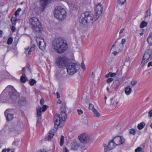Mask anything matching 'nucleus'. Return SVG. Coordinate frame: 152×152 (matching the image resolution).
Returning a JSON list of instances; mask_svg holds the SVG:
<instances>
[{
    "mask_svg": "<svg viewBox=\"0 0 152 152\" xmlns=\"http://www.w3.org/2000/svg\"><path fill=\"white\" fill-rule=\"evenodd\" d=\"M15 17H12L11 19V20L12 24H14L15 23Z\"/></svg>",
    "mask_w": 152,
    "mask_h": 152,
    "instance_id": "43",
    "label": "nucleus"
},
{
    "mask_svg": "<svg viewBox=\"0 0 152 152\" xmlns=\"http://www.w3.org/2000/svg\"><path fill=\"white\" fill-rule=\"evenodd\" d=\"M130 57H127L126 58V61L127 62L129 61L130 60Z\"/></svg>",
    "mask_w": 152,
    "mask_h": 152,
    "instance_id": "60",
    "label": "nucleus"
},
{
    "mask_svg": "<svg viewBox=\"0 0 152 152\" xmlns=\"http://www.w3.org/2000/svg\"><path fill=\"white\" fill-rule=\"evenodd\" d=\"M36 41L40 49L42 50H45L46 44L43 38L37 37L36 39Z\"/></svg>",
    "mask_w": 152,
    "mask_h": 152,
    "instance_id": "9",
    "label": "nucleus"
},
{
    "mask_svg": "<svg viewBox=\"0 0 152 152\" xmlns=\"http://www.w3.org/2000/svg\"><path fill=\"white\" fill-rule=\"evenodd\" d=\"M147 23L145 21H142L140 25V27L143 28L147 26Z\"/></svg>",
    "mask_w": 152,
    "mask_h": 152,
    "instance_id": "29",
    "label": "nucleus"
},
{
    "mask_svg": "<svg viewBox=\"0 0 152 152\" xmlns=\"http://www.w3.org/2000/svg\"><path fill=\"white\" fill-rule=\"evenodd\" d=\"M152 34H150L149 36L148 37L147 39V41L149 44L150 45H152Z\"/></svg>",
    "mask_w": 152,
    "mask_h": 152,
    "instance_id": "26",
    "label": "nucleus"
},
{
    "mask_svg": "<svg viewBox=\"0 0 152 152\" xmlns=\"http://www.w3.org/2000/svg\"><path fill=\"white\" fill-rule=\"evenodd\" d=\"M150 66H152V61L149 62L148 64V67H149Z\"/></svg>",
    "mask_w": 152,
    "mask_h": 152,
    "instance_id": "53",
    "label": "nucleus"
},
{
    "mask_svg": "<svg viewBox=\"0 0 152 152\" xmlns=\"http://www.w3.org/2000/svg\"><path fill=\"white\" fill-rule=\"evenodd\" d=\"M89 108L90 110H94V109H95L94 107V105L91 104H89Z\"/></svg>",
    "mask_w": 152,
    "mask_h": 152,
    "instance_id": "37",
    "label": "nucleus"
},
{
    "mask_svg": "<svg viewBox=\"0 0 152 152\" xmlns=\"http://www.w3.org/2000/svg\"><path fill=\"white\" fill-rule=\"evenodd\" d=\"M48 107V106L45 105H43L42 107V111L44 112Z\"/></svg>",
    "mask_w": 152,
    "mask_h": 152,
    "instance_id": "36",
    "label": "nucleus"
},
{
    "mask_svg": "<svg viewBox=\"0 0 152 152\" xmlns=\"http://www.w3.org/2000/svg\"><path fill=\"white\" fill-rule=\"evenodd\" d=\"M19 15V12L16 11L15 13V15L17 17Z\"/></svg>",
    "mask_w": 152,
    "mask_h": 152,
    "instance_id": "59",
    "label": "nucleus"
},
{
    "mask_svg": "<svg viewBox=\"0 0 152 152\" xmlns=\"http://www.w3.org/2000/svg\"><path fill=\"white\" fill-rule=\"evenodd\" d=\"M116 145H119L123 144L125 140L122 136H118L115 137L113 139Z\"/></svg>",
    "mask_w": 152,
    "mask_h": 152,
    "instance_id": "10",
    "label": "nucleus"
},
{
    "mask_svg": "<svg viewBox=\"0 0 152 152\" xmlns=\"http://www.w3.org/2000/svg\"><path fill=\"white\" fill-rule=\"evenodd\" d=\"M22 71L23 73L25 74V69L24 67L23 68Z\"/></svg>",
    "mask_w": 152,
    "mask_h": 152,
    "instance_id": "61",
    "label": "nucleus"
},
{
    "mask_svg": "<svg viewBox=\"0 0 152 152\" xmlns=\"http://www.w3.org/2000/svg\"><path fill=\"white\" fill-rule=\"evenodd\" d=\"M57 102H58V103L59 104H60L61 103V101L59 99L58 100Z\"/></svg>",
    "mask_w": 152,
    "mask_h": 152,
    "instance_id": "63",
    "label": "nucleus"
},
{
    "mask_svg": "<svg viewBox=\"0 0 152 152\" xmlns=\"http://www.w3.org/2000/svg\"><path fill=\"white\" fill-rule=\"evenodd\" d=\"M25 53L26 55H28V52L29 50V48H25Z\"/></svg>",
    "mask_w": 152,
    "mask_h": 152,
    "instance_id": "44",
    "label": "nucleus"
},
{
    "mask_svg": "<svg viewBox=\"0 0 152 152\" xmlns=\"http://www.w3.org/2000/svg\"><path fill=\"white\" fill-rule=\"evenodd\" d=\"M126 2V0H118V3L121 5H123Z\"/></svg>",
    "mask_w": 152,
    "mask_h": 152,
    "instance_id": "31",
    "label": "nucleus"
},
{
    "mask_svg": "<svg viewBox=\"0 0 152 152\" xmlns=\"http://www.w3.org/2000/svg\"><path fill=\"white\" fill-rule=\"evenodd\" d=\"M104 151L105 152H107L108 149H109L108 148V145H107L105 144H104Z\"/></svg>",
    "mask_w": 152,
    "mask_h": 152,
    "instance_id": "38",
    "label": "nucleus"
},
{
    "mask_svg": "<svg viewBox=\"0 0 152 152\" xmlns=\"http://www.w3.org/2000/svg\"><path fill=\"white\" fill-rule=\"evenodd\" d=\"M114 80L113 79V78H108L107 81V82L108 83H110L112 82Z\"/></svg>",
    "mask_w": 152,
    "mask_h": 152,
    "instance_id": "39",
    "label": "nucleus"
},
{
    "mask_svg": "<svg viewBox=\"0 0 152 152\" xmlns=\"http://www.w3.org/2000/svg\"><path fill=\"white\" fill-rule=\"evenodd\" d=\"M2 34H3V31L1 30H0V37H2Z\"/></svg>",
    "mask_w": 152,
    "mask_h": 152,
    "instance_id": "62",
    "label": "nucleus"
},
{
    "mask_svg": "<svg viewBox=\"0 0 152 152\" xmlns=\"http://www.w3.org/2000/svg\"><path fill=\"white\" fill-rule=\"evenodd\" d=\"M110 75L111 77H114L116 75L115 73H111L110 72Z\"/></svg>",
    "mask_w": 152,
    "mask_h": 152,
    "instance_id": "49",
    "label": "nucleus"
},
{
    "mask_svg": "<svg viewBox=\"0 0 152 152\" xmlns=\"http://www.w3.org/2000/svg\"><path fill=\"white\" fill-rule=\"evenodd\" d=\"M9 110H7L4 112L5 116L8 121L11 120L13 118V115L11 113H8Z\"/></svg>",
    "mask_w": 152,
    "mask_h": 152,
    "instance_id": "15",
    "label": "nucleus"
},
{
    "mask_svg": "<svg viewBox=\"0 0 152 152\" xmlns=\"http://www.w3.org/2000/svg\"><path fill=\"white\" fill-rule=\"evenodd\" d=\"M18 141L15 140L13 142L12 144L16 146H17L18 145Z\"/></svg>",
    "mask_w": 152,
    "mask_h": 152,
    "instance_id": "48",
    "label": "nucleus"
},
{
    "mask_svg": "<svg viewBox=\"0 0 152 152\" xmlns=\"http://www.w3.org/2000/svg\"><path fill=\"white\" fill-rule=\"evenodd\" d=\"M111 105L113 106H116L117 104L119 102V101L117 100L115 98H112L111 99Z\"/></svg>",
    "mask_w": 152,
    "mask_h": 152,
    "instance_id": "18",
    "label": "nucleus"
},
{
    "mask_svg": "<svg viewBox=\"0 0 152 152\" xmlns=\"http://www.w3.org/2000/svg\"><path fill=\"white\" fill-rule=\"evenodd\" d=\"M36 83V81L34 79H31L29 81V83L31 86H33Z\"/></svg>",
    "mask_w": 152,
    "mask_h": 152,
    "instance_id": "27",
    "label": "nucleus"
},
{
    "mask_svg": "<svg viewBox=\"0 0 152 152\" xmlns=\"http://www.w3.org/2000/svg\"><path fill=\"white\" fill-rule=\"evenodd\" d=\"M11 29L12 32H14L15 30V28L14 26H12L11 27Z\"/></svg>",
    "mask_w": 152,
    "mask_h": 152,
    "instance_id": "47",
    "label": "nucleus"
},
{
    "mask_svg": "<svg viewBox=\"0 0 152 152\" xmlns=\"http://www.w3.org/2000/svg\"><path fill=\"white\" fill-rule=\"evenodd\" d=\"M102 7L100 4L96 5L95 8V11L96 13V16L99 18L102 13Z\"/></svg>",
    "mask_w": 152,
    "mask_h": 152,
    "instance_id": "12",
    "label": "nucleus"
},
{
    "mask_svg": "<svg viewBox=\"0 0 152 152\" xmlns=\"http://www.w3.org/2000/svg\"><path fill=\"white\" fill-rule=\"evenodd\" d=\"M80 146V143L76 142H73L71 144V149L74 151L77 150Z\"/></svg>",
    "mask_w": 152,
    "mask_h": 152,
    "instance_id": "14",
    "label": "nucleus"
},
{
    "mask_svg": "<svg viewBox=\"0 0 152 152\" xmlns=\"http://www.w3.org/2000/svg\"><path fill=\"white\" fill-rule=\"evenodd\" d=\"M68 74L72 75L76 73L80 69V65L75 63H68L66 65Z\"/></svg>",
    "mask_w": 152,
    "mask_h": 152,
    "instance_id": "6",
    "label": "nucleus"
},
{
    "mask_svg": "<svg viewBox=\"0 0 152 152\" xmlns=\"http://www.w3.org/2000/svg\"><path fill=\"white\" fill-rule=\"evenodd\" d=\"M124 30V28H122L120 31L119 34H121L122 33H123V31Z\"/></svg>",
    "mask_w": 152,
    "mask_h": 152,
    "instance_id": "58",
    "label": "nucleus"
},
{
    "mask_svg": "<svg viewBox=\"0 0 152 152\" xmlns=\"http://www.w3.org/2000/svg\"><path fill=\"white\" fill-rule=\"evenodd\" d=\"M22 124L20 123H18L16 126L10 127L9 129V131L15 135H16L20 133L21 129Z\"/></svg>",
    "mask_w": 152,
    "mask_h": 152,
    "instance_id": "8",
    "label": "nucleus"
},
{
    "mask_svg": "<svg viewBox=\"0 0 152 152\" xmlns=\"http://www.w3.org/2000/svg\"><path fill=\"white\" fill-rule=\"evenodd\" d=\"M81 67L84 70H85L86 69L84 63L82 62L81 64Z\"/></svg>",
    "mask_w": 152,
    "mask_h": 152,
    "instance_id": "40",
    "label": "nucleus"
},
{
    "mask_svg": "<svg viewBox=\"0 0 152 152\" xmlns=\"http://www.w3.org/2000/svg\"><path fill=\"white\" fill-rule=\"evenodd\" d=\"M65 10L61 7L58 6L55 7L54 10V15L55 17L59 20L64 19L66 16Z\"/></svg>",
    "mask_w": 152,
    "mask_h": 152,
    "instance_id": "5",
    "label": "nucleus"
},
{
    "mask_svg": "<svg viewBox=\"0 0 152 152\" xmlns=\"http://www.w3.org/2000/svg\"><path fill=\"white\" fill-rule=\"evenodd\" d=\"M98 18L96 16L94 18V15L91 12L86 11L81 14L79 20L83 25L86 26L92 25L94 22L96 21Z\"/></svg>",
    "mask_w": 152,
    "mask_h": 152,
    "instance_id": "1",
    "label": "nucleus"
},
{
    "mask_svg": "<svg viewBox=\"0 0 152 152\" xmlns=\"http://www.w3.org/2000/svg\"><path fill=\"white\" fill-rule=\"evenodd\" d=\"M93 111L94 113V116L95 117H98L100 116V113L96 109H94Z\"/></svg>",
    "mask_w": 152,
    "mask_h": 152,
    "instance_id": "23",
    "label": "nucleus"
},
{
    "mask_svg": "<svg viewBox=\"0 0 152 152\" xmlns=\"http://www.w3.org/2000/svg\"><path fill=\"white\" fill-rule=\"evenodd\" d=\"M57 66L60 68H62L66 66L68 63L67 59L63 56L58 57L56 60Z\"/></svg>",
    "mask_w": 152,
    "mask_h": 152,
    "instance_id": "7",
    "label": "nucleus"
},
{
    "mask_svg": "<svg viewBox=\"0 0 152 152\" xmlns=\"http://www.w3.org/2000/svg\"><path fill=\"white\" fill-rule=\"evenodd\" d=\"M53 48L58 53H63L67 48V44L61 38L56 39L53 43Z\"/></svg>",
    "mask_w": 152,
    "mask_h": 152,
    "instance_id": "2",
    "label": "nucleus"
},
{
    "mask_svg": "<svg viewBox=\"0 0 152 152\" xmlns=\"http://www.w3.org/2000/svg\"><path fill=\"white\" fill-rule=\"evenodd\" d=\"M64 137L63 135H61L60 138V145L61 146H62L64 143Z\"/></svg>",
    "mask_w": 152,
    "mask_h": 152,
    "instance_id": "30",
    "label": "nucleus"
},
{
    "mask_svg": "<svg viewBox=\"0 0 152 152\" xmlns=\"http://www.w3.org/2000/svg\"><path fill=\"white\" fill-rule=\"evenodd\" d=\"M21 10V8H19L16 11L18 12H19Z\"/></svg>",
    "mask_w": 152,
    "mask_h": 152,
    "instance_id": "64",
    "label": "nucleus"
},
{
    "mask_svg": "<svg viewBox=\"0 0 152 152\" xmlns=\"http://www.w3.org/2000/svg\"><path fill=\"white\" fill-rule=\"evenodd\" d=\"M126 42V40L125 39H122L121 40V43L122 45L124 44Z\"/></svg>",
    "mask_w": 152,
    "mask_h": 152,
    "instance_id": "54",
    "label": "nucleus"
},
{
    "mask_svg": "<svg viewBox=\"0 0 152 152\" xmlns=\"http://www.w3.org/2000/svg\"><path fill=\"white\" fill-rule=\"evenodd\" d=\"M35 45H33L31 47L30 49L29 48V50L28 52V55L31 54V52L35 50Z\"/></svg>",
    "mask_w": 152,
    "mask_h": 152,
    "instance_id": "28",
    "label": "nucleus"
},
{
    "mask_svg": "<svg viewBox=\"0 0 152 152\" xmlns=\"http://www.w3.org/2000/svg\"><path fill=\"white\" fill-rule=\"evenodd\" d=\"M148 116L150 117H152V109L149 112Z\"/></svg>",
    "mask_w": 152,
    "mask_h": 152,
    "instance_id": "45",
    "label": "nucleus"
},
{
    "mask_svg": "<svg viewBox=\"0 0 152 152\" xmlns=\"http://www.w3.org/2000/svg\"><path fill=\"white\" fill-rule=\"evenodd\" d=\"M90 77H91V78L92 79H94V77H95V75L94 74L93 72H92V74L90 75Z\"/></svg>",
    "mask_w": 152,
    "mask_h": 152,
    "instance_id": "51",
    "label": "nucleus"
},
{
    "mask_svg": "<svg viewBox=\"0 0 152 152\" xmlns=\"http://www.w3.org/2000/svg\"><path fill=\"white\" fill-rule=\"evenodd\" d=\"M87 135L86 134H83L79 136V139L81 143H84L87 140Z\"/></svg>",
    "mask_w": 152,
    "mask_h": 152,
    "instance_id": "16",
    "label": "nucleus"
},
{
    "mask_svg": "<svg viewBox=\"0 0 152 152\" xmlns=\"http://www.w3.org/2000/svg\"><path fill=\"white\" fill-rule=\"evenodd\" d=\"M69 151L67 149V148L65 147L63 150V152H69Z\"/></svg>",
    "mask_w": 152,
    "mask_h": 152,
    "instance_id": "52",
    "label": "nucleus"
},
{
    "mask_svg": "<svg viewBox=\"0 0 152 152\" xmlns=\"http://www.w3.org/2000/svg\"><path fill=\"white\" fill-rule=\"evenodd\" d=\"M145 124L144 122H142L138 125L137 128L138 129L141 130L145 126Z\"/></svg>",
    "mask_w": 152,
    "mask_h": 152,
    "instance_id": "25",
    "label": "nucleus"
},
{
    "mask_svg": "<svg viewBox=\"0 0 152 152\" xmlns=\"http://www.w3.org/2000/svg\"><path fill=\"white\" fill-rule=\"evenodd\" d=\"M56 94L57 95V97L58 98H59L60 97V94L58 92H57L56 93Z\"/></svg>",
    "mask_w": 152,
    "mask_h": 152,
    "instance_id": "56",
    "label": "nucleus"
},
{
    "mask_svg": "<svg viewBox=\"0 0 152 152\" xmlns=\"http://www.w3.org/2000/svg\"><path fill=\"white\" fill-rule=\"evenodd\" d=\"M135 152H143L142 149L140 147H138L135 149Z\"/></svg>",
    "mask_w": 152,
    "mask_h": 152,
    "instance_id": "34",
    "label": "nucleus"
},
{
    "mask_svg": "<svg viewBox=\"0 0 152 152\" xmlns=\"http://www.w3.org/2000/svg\"><path fill=\"white\" fill-rule=\"evenodd\" d=\"M116 145L113 140H112L108 143V148H109V150H111L114 148Z\"/></svg>",
    "mask_w": 152,
    "mask_h": 152,
    "instance_id": "17",
    "label": "nucleus"
},
{
    "mask_svg": "<svg viewBox=\"0 0 152 152\" xmlns=\"http://www.w3.org/2000/svg\"><path fill=\"white\" fill-rule=\"evenodd\" d=\"M48 134V140H50L53 137L54 135V133L52 131L50 130Z\"/></svg>",
    "mask_w": 152,
    "mask_h": 152,
    "instance_id": "21",
    "label": "nucleus"
},
{
    "mask_svg": "<svg viewBox=\"0 0 152 152\" xmlns=\"http://www.w3.org/2000/svg\"><path fill=\"white\" fill-rule=\"evenodd\" d=\"M137 83V81L136 80L132 81H131V85L134 86Z\"/></svg>",
    "mask_w": 152,
    "mask_h": 152,
    "instance_id": "41",
    "label": "nucleus"
},
{
    "mask_svg": "<svg viewBox=\"0 0 152 152\" xmlns=\"http://www.w3.org/2000/svg\"><path fill=\"white\" fill-rule=\"evenodd\" d=\"M37 152H47V151L44 149L41 150L40 151H39Z\"/></svg>",
    "mask_w": 152,
    "mask_h": 152,
    "instance_id": "57",
    "label": "nucleus"
},
{
    "mask_svg": "<svg viewBox=\"0 0 152 152\" xmlns=\"http://www.w3.org/2000/svg\"><path fill=\"white\" fill-rule=\"evenodd\" d=\"M110 72H109L108 74H107L105 76V78H108V77H111V76H110Z\"/></svg>",
    "mask_w": 152,
    "mask_h": 152,
    "instance_id": "55",
    "label": "nucleus"
},
{
    "mask_svg": "<svg viewBox=\"0 0 152 152\" xmlns=\"http://www.w3.org/2000/svg\"><path fill=\"white\" fill-rule=\"evenodd\" d=\"M66 107L65 104H62L60 108V114H57V118L56 119L54 123V128L55 129H57L59 126L61 127L60 123L62 121H65L67 118Z\"/></svg>",
    "mask_w": 152,
    "mask_h": 152,
    "instance_id": "3",
    "label": "nucleus"
},
{
    "mask_svg": "<svg viewBox=\"0 0 152 152\" xmlns=\"http://www.w3.org/2000/svg\"><path fill=\"white\" fill-rule=\"evenodd\" d=\"M44 100L43 99H42L40 101V104L41 105H43L44 103Z\"/></svg>",
    "mask_w": 152,
    "mask_h": 152,
    "instance_id": "46",
    "label": "nucleus"
},
{
    "mask_svg": "<svg viewBox=\"0 0 152 152\" xmlns=\"http://www.w3.org/2000/svg\"><path fill=\"white\" fill-rule=\"evenodd\" d=\"M77 111L78 114L80 115L82 114L83 113V111L81 110L78 109Z\"/></svg>",
    "mask_w": 152,
    "mask_h": 152,
    "instance_id": "42",
    "label": "nucleus"
},
{
    "mask_svg": "<svg viewBox=\"0 0 152 152\" xmlns=\"http://www.w3.org/2000/svg\"><path fill=\"white\" fill-rule=\"evenodd\" d=\"M151 50H148L147 52L145 53L142 60V64H145L148 62L149 59L151 57Z\"/></svg>",
    "mask_w": 152,
    "mask_h": 152,
    "instance_id": "11",
    "label": "nucleus"
},
{
    "mask_svg": "<svg viewBox=\"0 0 152 152\" xmlns=\"http://www.w3.org/2000/svg\"><path fill=\"white\" fill-rule=\"evenodd\" d=\"M42 108L40 107H38L37 109V117H39L41 116Z\"/></svg>",
    "mask_w": 152,
    "mask_h": 152,
    "instance_id": "22",
    "label": "nucleus"
},
{
    "mask_svg": "<svg viewBox=\"0 0 152 152\" xmlns=\"http://www.w3.org/2000/svg\"><path fill=\"white\" fill-rule=\"evenodd\" d=\"M119 84V82L118 80H115L112 86V87L113 88H115L118 86Z\"/></svg>",
    "mask_w": 152,
    "mask_h": 152,
    "instance_id": "20",
    "label": "nucleus"
},
{
    "mask_svg": "<svg viewBox=\"0 0 152 152\" xmlns=\"http://www.w3.org/2000/svg\"><path fill=\"white\" fill-rule=\"evenodd\" d=\"M13 41V39L12 38V37H10L8 39L7 42V43L8 45H10L11 44Z\"/></svg>",
    "mask_w": 152,
    "mask_h": 152,
    "instance_id": "33",
    "label": "nucleus"
},
{
    "mask_svg": "<svg viewBox=\"0 0 152 152\" xmlns=\"http://www.w3.org/2000/svg\"><path fill=\"white\" fill-rule=\"evenodd\" d=\"M29 23L30 27L34 31L39 32L42 30L41 23L37 18L33 17L30 18Z\"/></svg>",
    "mask_w": 152,
    "mask_h": 152,
    "instance_id": "4",
    "label": "nucleus"
},
{
    "mask_svg": "<svg viewBox=\"0 0 152 152\" xmlns=\"http://www.w3.org/2000/svg\"><path fill=\"white\" fill-rule=\"evenodd\" d=\"M117 43V42H114V44L112 45V48H111V49L113 50H114V48H115V44Z\"/></svg>",
    "mask_w": 152,
    "mask_h": 152,
    "instance_id": "50",
    "label": "nucleus"
},
{
    "mask_svg": "<svg viewBox=\"0 0 152 152\" xmlns=\"http://www.w3.org/2000/svg\"><path fill=\"white\" fill-rule=\"evenodd\" d=\"M132 92V89L129 86H128L125 88V92L127 95H129Z\"/></svg>",
    "mask_w": 152,
    "mask_h": 152,
    "instance_id": "19",
    "label": "nucleus"
},
{
    "mask_svg": "<svg viewBox=\"0 0 152 152\" xmlns=\"http://www.w3.org/2000/svg\"><path fill=\"white\" fill-rule=\"evenodd\" d=\"M151 13L150 10H147L145 13V18L147 17L148 16H149L151 15Z\"/></svg>",
    "mask_w": 152,
    "mask_h": 152,
    "instance_id": "35",
    "label": "nucleus"
},
{
    "mask_svg": "<svg viewBox=\"0 0 152 152\" xmlns=\"http://www.w3.org/2000/svg\"><path fill=\"white\" fill-rule=\"evenodd\" d=\"M17 93L15 89H12L11 91H10L9 92V96L12 99L15 100L17 98L16 94Z\"/></svg>",
    "mask_w": 152,
    "mask_h": 152,
    "instance_id": "13",
    "label": "nucleus"
},
{
    "mask_svg": "<svg viewBox=\"0 0 152 152\" xmlns=\"http://www.w3.org/2000/svg\"><path fill=\"white\" fill-rule=\"evenodd\" d=\"M129 133L133 135H135L136 134L135 130L134 129H131L129 131Z\"/></svg>",
    "mask_w": 152,
    "mask_h": 152,
    "instance_id": "32",
    "label": "nucleus"
},
{
    "mask_svg": "<svg viewBox=\"0 0 152 152\" xmlns=\"http://www.w3.org/2000/svg\"><path fill=\"white\" fill-rule=\"evenodd\" d=\"M22 75L20 77V80L22 83H24L26 81L27 78L26 77L24 73H22Z\"/></svg>",
    "mask_w": 152,
    "mask_h": 152,
    "instance_id": "24",
    "label": "nucleus"
}]
</instances>
